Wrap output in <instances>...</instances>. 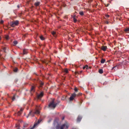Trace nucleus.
Here are the masks:
<instances>
[{
    "label": "nucleus",
    "mask_w": 129,
    "mask_h": 129,
    "mask_svg": "<svg viewBox=\"0 0 129 129\" xmlns=\"http://www.w3.org/2000/svg\"><path fill=\"white\" fill-rule=\"evenodd\" d=\"M57 104V103H54V101L53 100L48 105V107L50 108L54 109L56 107Z\"/></svg>",
    "instance_id": "nucleus-1"
},
{
    "label": "nucleus",
    "mask_w": 129,
    "mask_h": 129,
    "mask_svg": "<svg viewBox=\"0 0 129 129\" xmlns=\"http://www.w3.org/2000/svg\"><path fill=\"white\" fill-rule=\"evenodd\" d=\"M19 24V21L18 20L12 21L10 23V25L12 27H14L17 26Z\"/></svg>",
    "instance_id": "nucleus-2"
},
{
    "label": "nucleus",
    "mask_w": 129,
    "mask_h": 129,
    "mask_svg": "<svg viewBox=\"0 0 129 129\" xmlns=\"http://www.w3.org/2000/svg\"><path fill=\"white\" fill-rule=\"evenodd\" d=\"M53 125L56 127V129H58L59 128V125L58 122L56 120L54 121Z\"/></svg>",
    "instance_id": "nucleus-3"
},
{
    "label": "nucleus",
    "mask_w": 129,
    "mask_h": 129,
    "mask_svg": "<svg viewBox=\"0 0 129 129\" xmlns=\"http://www.w3.org/2000/svg\"><path fill=\"white\" fill-rule=\"evenodd\" d=\"M76 94L75 93L72 94L70 98V100L71 101L73 100L74 99V98L76 96Z\"/></svg>",
    "instance_id": "nucleus-4"
},
{
    "label": "nucleus",
    "mask_w": 129,
    "mask_h": 129,
    "mask_svg": "<svg viewBox=\"0 0 129 129\" xmlns=\"http://www.w3.org/2000/svg\"><path fill=\"white\" fill-rule=\"evenodd\" d=\"M44 93L43 92H41L40 93L37 95L38 99H39L42 98L43 95Z\"/></svg>",
    "instance_id": "nucleus-5"
},
{
    "label": "nucleus",
    "mask_w": 129,
    "mask_h": 129,
    "mask_svg": "<svg viewBox=\"0 0 129 129\" xmlns=\"http://www.w3.org/2000/svg\"><path fill=\"white\" fill-rule=\"evenodd\" d=\"M101 49L103 51H105L107 49V48L106 46H102L101 47Z\"/></svg>",
    "instance_id": "nucleus-6"
},
{
    "label": "nucleus",
    "mask_w": 129,
    "mask_h": 129,
    "mask_svg": "<svg viewBox=\"0 0 129 129\" xmlns=\"http://www.w3.org/2000/svg\"><path fill=\"white\" fill-rule=\"evenodd\" d=\"M35 114L34 112H30L28 114V116H31L32 117H33Z\"/></svg>",
    "instance_id": "nucleus-7"
},
{
    "label": "nucleus",
    "mask_w": 129,
    "mask_h": 129,
    "mask_svg": "<svg viewBox=\"0 0 129 129\" xmlns=\"http://www.w3.org/2000/svg\"><path fill=\"white\" fill-rule=\"evenodd\" d=\"M51 34L54 37H57V35L55 31H52L51 32Z\"/></svg>",
    "instance_id": "nucleus-8"
},
{
    "label": "nucleus",
    "mask_w": 129,
    "mask_h": 129,
    "mask_svg": "<svg viewBox=\"0 0 129 129\" xmlns=\"http://www.w3.org/2000/svg\"><path fill=\"white\" fill-rule=\"evenodd\" d=\"M82 118V117L80 116H78L77 118V121L78 122H79L81 120Z\"/></svg>",
    "instance_id": "nucleus-9"
},
{
    "label": "nucleus",
    "mask_w": 129,
    "mask_h": 129,
    "mask_svg": "<svg viewBox=\"0 0 129 129\" xmlns=\"http://www.w3.org/2000/svg\"><path fill=\"white\" fill-rule=\"evenodd\" d=\"M27 52V50L26 49H24L23 50V54H26Z\"/></svg>",
    "instance_id": "nucleus-10"
},
{
    "label": "nucleus",
    "mask_w": 129,
    "mask_h": 129,
    "mask_svg": "<svg viewBox=\"0 0 129 129\" xmlns=\"http://www.w3.org/2000/svg\"><path fill=\"white\" fill-rule=\"evenodd\" d=\"M23 109L22 108H21L20 110V111H19L18 112V114L19 115H20L22 113V112L23 111Z\"/></svg>",
    "instance_id": "nucleus-11"
},
{
    "label": "nucleus",
    "mask_w": 129,
    "mask_h": 129,
    "mask_svg": "<svg viewBox=\"0 0 129 129\" xmlns=\"http://www.w3.org/2000/svg\"><path fill=\"white\" fill-rule=\"evenodd\" d=\"M40 2H38L35 3L34 5L36 6H38L40 4Z\"/></svg>",
    "instance_id": "nucleus-12"
},
{
    "label": "nucleus",
    "mask_w": 129,
    "mask_h": 129,
    "mask_svg": "<svg viewBox=\"0 0 129 129\" xmlns=\"http://www.w3.org/2000/svg\"><path fill=\"white\" fill-rule=\"evenodd\" d=\"M65 125H66L65 124H62L60 127V129H64Z\"/></svg>",
    "instance_id": "nucleus-13"
},
{
    "label": "nucleus",
    "mask_w": 129,
    "mask_h": 129,
    "mask_svg": "<svg viewBox=\"0 0 129 129\" xmlns=\"http://www.w3.org/2000/svg\"><path fill=\"white\" fill-rule=\"evenodd\" d=\"M79 14L81 16H83L84 15V12L83 11H81L79 12Z\"/></svg>",
    "instance_id": "nucleus-14"
},
{
    "label": "nucleus",
    "mask_w": 129,
    "mask_h": 129,
    "mask_svg": "<svg viewBox=\"0 0 129 129\" xmlns=\"http://www.w3.org/2000/svg\"><path fill=\"white\" fill-rule=\"evenodd\" d=\"M42 120L41 119H39L37 123H36L35 124H37L36 125V126H37L38 124H39L42 121Z\"/></svg>",
    "instance_id": "nucleus-15"
},
{
    "label": "nucleus",
    "mask_w": 129,
    "mask_h": 129,
    "mask_svg": "<svg viewBox=\"0 0 129 129\" xmlns=\"http://www.w3.org/2000/svg\"><path fill=\"white\" fill-rule=\"evenodd\" d=\"M36 114H39L40 113V112L39 110H37L34 112Z\"/></svg>",
    "instance_id": "nucleus-16"
},
{
    "label": "nucleus",
    "mask_w": 129,
    "mask_h": 129,
    "mask_svg": "<svg viewBox=\"0 0 129 129\" xmlns=\"http://www.w3.org/2000/svg\"><path fill=\"white\" fill-rule=\"evenodd\" d=\"M105 59H102L101 61V63H105Z\"/></svg>",
    "instance_id": "nucleus-17"
},
{
    "label": "nucleus",
    "mask_w": 129,
    "mask_h": 129,
    "mask_svg": "<svg viewBox=\"0 0 129 129\" xmlns=\"http://www.w3.org/2000/svg\"><path fill=\"white\" fill-rule=\"evenodd\" d=\"M99 72L101 74H102L103 72V70L102 69H100L99 70Z\"/></svg>",
    "instance_id": "nucleus-18"
},
{
    "label": "nucleus",
    "mask_w": 129,
    "mask_h": 129,
    "mask_svg": "<svg viewBox=\"0 0 129 129\" xmlns=\"http://www.w3.org/2000/svg\"><path fill=\"white\" fill-rule=\"evenodd\" d=\"M40 39L42 40H43L45 39L44 37L43 36H41L40 37Z\"/></svg>",
    "instance_id": "nucleus-19"
},
{
    "label": "nucleus",
    "mask_w": 129,
    "mask_h": 129,
    "mask_svg": "<svg viewBox=\"0 0 129 129\" xmlns=\"http://www.w3.org/2000/svg\"><path fill=\"white\" fill-rule=\"evenodd\" d=\"M6 50V48L5 47H3L2 48V51H3L4 52H5Z\"/></svg>",
    "instance_id": "nucleus-20"
},
{
    "label": "nucleus",
    "mask_w": 129,
    "mask_h": 129,
    "mask_svg": "<svg viewBox=\"0 0 129 129\" xmlns=\"http://www.w3.org/2000/svg\"><path fill=\"white\" fill-rule=\"evenodd\" d=\"M64 72L66 73H68V70L67 69H65L64 70Z\"/></svg>",
    "instance_id": "nucleus-21"
},
{
    "label": "nucleus",
    "mask_w": 129,
    "mask_h": 129,
    "mask_svg": "<svg viewBox=\"0 0 129 129\" xmlns=\"http://www.w3.org/2000/svg\"><path fill=\"white\" fill-rule=\"evenodd\" d=\"M16 127H18L17 129H20L19 127H20L19 124H16Z\"/></svg>",
    "instance_id": "nucleus-22"
},
{
    "label": "nucleus",
    "mask_w": 129,
    "mask_h": 129,
    "mask_svg": "<svg viewBox=\"0 0 129 129\" xmlns=\"http://www.w3.org/2000/svg\"><path fill=\"white\" fill-rule=\"evenodd\" d=\"M73 19L74 22L75 23L77 21V19H76L75 17H73Z\"/></svg>",
    "instance_id": "nucleus-23"
},
{
    "label": "nucleus",
    "mask_w": 129,
    "mask_h": 129,
    "mask_svg": "<svg viewBox=\"0 0 129 129\" xmlns=\"http://www.w3.org/2000/svg\"><path fill=\"white\" fill-rule=\"evenodd\" d=\"M124 31L126 32H127L129 31V28H126L124 30Z\"/></svg>",
    "instance_id": "nucleus-24"
},
{
    "label": "nucleus",
    "mask_w": 129,
    "mask_h": 129,
    "mask_svg": "<svg viewBox=\"0 0 129 129\" xmlns=\"http://www.w3.org/2000/svg\"><path fill=\"white\" fill-rule=\"evenodd\" d=\"M37 124H35L30 129H33L36 126V125H37Z\"/></svg>",
    "instance_id": "nucleus-25"
},
{
    "label": "nucleus",
    "mask_w": 129,
    "mask_h": 129,
    "mask_svg": "<svg viewBox=\"0 0 129 129\" xmlns=\"http://www.w3.org/2000/svg\"><path fill=\"white\" fill-rule=\"evenodd\" d=\"M13 43L15 45H16L17 44L18 42L16 41H13Z\"/></svg>",
    "instance_id": "nucleus-26"
},
{
    "label": "nucleus",
    "mask_w": 129,
    "mask_h": 129,
    "mask_svg": "<svg viewBox=\"0 0 129 129\" xmlns=\"http://www.w3.org/2000/svg\"><path fill=\"white\" fill-rule=\"evenodd\" d=\"M34 86H32L31 88V91H34Z\"/></svg>",
    "instance_id": "nucleus-27"
},
{
    "label": "nucleus",
    "mask_w": 129,
    "mask_h": 129,
    "mask_svg": "<svg viewBox=\"0 0 129 129\" xmlns=\"http://www.w3.org/2000/svg\"><path fill=\"white\" fill-rule=\"evenodd\" d=\"M18 69L17 68H16L14 70V71L15 72H16L17 71Z\"/></svg>",
    "instance_id": "nucleus-28"
},
{
    "label": "nucleus",
    "mask_w": 129,
    "mask_h": 129,
    "mask_svg": "<svg viewBox=\"0 0 129 129\" xmlns=\"http://www.w3.org/2000/svg\"><path fill=\"white\" fill-rule=\"evenodd\" d=\"M85 68H86V69H87L88 68V66H84L83 67V69H85Z\"/></svg>",
    "instance_id": "nucleus-29"
},
{
    "label": "nucleus",
    "mask_w": 129,
    "mask_h": 129,
    "mask_svg": "<svg viewBox=\"0 0 129 129\" xmlns=\"http://www.w3.org/2000/svg\"><path fill=\"white\" fill-rule=\"evenodd\" d=\"M5 38L7 40H8L9 39V36L7 35L5 37Z\"/></svg>",
    "instance_id": "nucleus-30"
},
{
    "label": "nucleus",
    "mask_w": 129,
    "mask_h": 129,
    "mask_svg": "<svg viewBox=\"0 0 129 129\" xmlns=\"http://www.w3.org/2000/svg\"><path fill=\"white\" fill-rule=\"evenodd\" d=\"M15 96H13L12 98V99L13 101L15 99Z\"/></svg>",
    "instance_id": "nucleus-31"
},
{
    "label": "nucleus",
    "mask_w": 129,
    "mask_h": 129,
    "mask_svg": "<svg viewBox=\"0 0 129 129\" xmlns=\"http://www.w3.org/2000/svg\"><path fill=\"white\" fill-rule=\"evenodd\" d=\"M105 16L106 17L108 18V17H109L110 16L106 14L105 15Z\"/></svg>",
    "instance_id": "nucleus-32"
},
{
    "label": "nucleus",
    "mask_w": 129,
    "mask_h": 129,
    "mask_svg": "<svg viewBox=\"0 0 129 129\" xmlns=\"http://www.w3.org/2000/svg\"><path fill=\"white\" fill-rule=\"evenodd\" d=\"M74 90L75 91H78V89L76 88H75L74 89Z\"/></svg>",
    "instance_id": "nucleus-33"
},
{
    "label": "nucleus",
    "mask_w": 129,
    "mask_h": 129,
    "mask_svg": "<svg viewBox=\"0 0 129 129\" xmlns=\"http://www.w3.org/2000/svg\"><path fill=\"white\" fill-rule=\"evenodd\" d=\"M4 22V21L2 20H1V22H0V23L1 24H3Z\"/></svg>",
    "instance_id": "nucleus-34"
},
{
    "label": "nucleus",
    "mask_w": 129,
    "mask_h": 129,
    "mask_svg": "<svg viewBox=\"0 0 129 129\" xmlns=\"http://www.w3.org/2000/svg\"><path fill=\"white\" fill-rule=\"evenodd\" d=\"M43 85V83L42 82H41L40 84V85L41 86H42Z\"/></svg>",
    "instance_id": "nucleus-35"
},
{
    "label": "nucleus",
    "mask_w": 129,
    "mask_h": 129,
    "mask_svg": "<svg viewBox=\"0 0 129 129\" xmlns=\"http://www.w3.org/2000/svg\"><path fill=\"white\" fill-rule=\"evenodd\" d=\"M65 125H65V126H66V128H68V126L67 125H66V124H65Z\"/></svg>",
    "instance_id": "nucleus-36"
},
{
    "label": "nucleus",
    "mask_w": 129,
    "mask_h": 129,
    "mask_svg": "<svg viewBox=\"0 0 129 129\" xmlns=\"http://www.w3.org/2000/svg\"><path fill=\"white\" fill-rule=\"evenodd\" d=\"M107 24H108L109 23V22L108 21H106V22H105Z\"/></svg>",
    "instance_id": "nucleus-37"
},
{
    "label": "nucleus",
    "mask_w": 129,
    "mask_h": 129,
    "mask_svg": "<svg viewBox=\"0 0 129 129\" xmlns=\"http://www.w3.org/2000/svg\"><path fill=\"white\" fill-rule=\"evenodd\" d=\"M64 117H63L62 118V120H63L64 119Z\"/></svg>",
    "instance_id": "nucleus-38"
},
{
    "label": "nucleus",
    "mask_w": 129,
    "mask_h": 129,
    "mask_svg": "<svg viewBox=\"0 0 129 129\" xmlns=\"http://www.w3.org/2000/svg\"><path fill=\"white\" fill-rule=\"evenodd\" d=\"M17 7L18 8H19L20 6H19V5H17Z\"/></svg>",
    "instance_id": "nucleus-39"
},
{
    "label": "nucleus",
    "mask_w": 129,
    "mask_h": 129,
    "mask_svg": "<svg viewBox=\"0 0 129 129\" xmlns=\"http://www.w3.org/2000/svg\"><path fill=\"white\" fill-rule=\"evenodd\" d=\"M51 121V120H50L49 121H48V122L49 123Z\"/></svg>",
    "instance_id": "nucleus-40"
},
{
    "label": "nucleus",
    "mask_w": 129,
    "mask_h": 129,
    "mask_svg": "<svg viewBox=\"0 0 129 129\" xmlns=\"http://www.w3.org/2000/svg\"><path fill=\"white\" fill-rule=\"evenodd\" d=\"M116 66H115V67H113V68L112 69H114V68H116Z\"/></svg>",
    "instance_id": "nucleus-41"
},
{
    "label": "nucleus",
    "mask_w": 129,
    "mask_h": 129,
    "mask_svg": "<svg viewBox=\"0 0 129 129\" xmlns=\"http://www.w3.org/2000/svg\"><path fill=\"white\" fill-rule=\"evenodd\" d=\"M23 126H24V127H26L25 126V125H23Z\"/></svg>",
    "instance_id": "nucleus-42"
},
{
    "label": "nucleus",
    "mask_w": 129,
    "mask_h": 129,
    "mask_svg": "<svg viewBox=\"0 0 129 129\" xmlns=\"http://www.w3.org/2000/svg\"><path fill=\"white\" fill-rule=\"evenodd\" d=\"M1 37L0 36V40H1Z\"/></svg>",
    "instance_id": "nucleus-43"
}]
</instances>
